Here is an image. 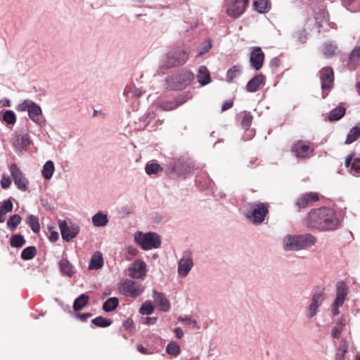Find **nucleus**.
<instances>
[{
  "label": "nucleus",
  "instance_id": "nucleus-1",
  "mask_svg": "<svg viewBox=\"0 0 360 360\" xmlns=\"http://www.w3.org/2000/svg\"><path fill=\"white\" fill-rule=\"evenodd\" d=\"M307 224L311 228L328 231L337 229L340 225V220L337 218L334 210L321 207L309 213Z\"/></svg>",
  "mask_w": 360,
  "mask_h": 360
},
{
  "label": "nucleus",
  "instance_id": "nucleus-2",
  "mask_svg": "<svg viewBox=\"0 0 360 360\" xmlns=\"http://www.w3.org/2000/svg\"><path fill=\"white\" fill-rule=\"evenodd\" d=\"M316 238L310 234H287L282 239L283 248L285 251H300L315 245Z\"/></svg>",
  "mask_w": 360,
  "mask_h": 360
},
{
  "label": "nucleus",
  "instance_id": "nucleus-3",
  "mask_svg": "<svg viewBox=\"0 0 360 360\" xmlns=\"http://www.w3.org/2000/svg\"><path fill=\"white\" fill-rule=\"evenodd\" d=\"M193 166L190 160L185 158L171 160L167 163V172L174 177H184L193 172Z\"/></svg>",
  "mask_w": 360,
  "mask_h": 360
},
{
  "label": "nucleus",
  "instance_id": "nucleus-4",
  "mask_svg": "<svg viewBox=\"0 0 360 360\" xmlns=\"http://www.w3.org/2000/svg\"><path fill=\"white\" fill-rule=\"evenodd\" d=\"M134 240L144 250L158 248L161 244L160 236L154 232L136 231Z\"/></svg>",
  "mask_w": 360,
  "mask_h": 360
},
{
  "label": "nucleus",
  "instance_id": "nucleus-5",
  "mask_svg": "<svg viewBox=\"0 0 360 360\" xmlns=\"http://www.w3.org/2000/svg\"><path fill=\"white\" fill-rule=\"evenodd\" d=\"M18 111H27L29 117L37 125L45 124V119L42 115L41 107L34 101L26 99L16 106Z\"/></svg>",
  "mask_w": 360,
  "mask_h": 360
},
{
  "label": "nucleus",
  "instance_id": "nucleus-6",
  "mask_svg": "<svg viewBox=\"0 0 360 360\" xmlns=\"http://www.w3.org/2000/svg\"><path fill=\"white\" fill-rule=\"evenodd\" d=\"M268 212L267 203L252 202L248 204L245 215L254 224H260L264 221Z\"/></svg>",
  "mask_w": 360,
  "mask_h": 360
},
{
  "label": "nucleus",
  "instance_id": "nucleus-7",
  "mask_svg": "<svg viewBox=\"0 0 360 360\" xmlns=\"http://www.w3.org/2000/svg\"><path fill=\"white\" fill-rule=\"evenodd\" d=\"M189 53L183 49H176L169 51L160 61V68H171L184 64L188 58Z\"/></svg>",
  "mask_w": 360,
  "mask_h": 360
},
{
  "label": "nucleus",
  "instance_id": "nucleus-8",
  "mask_svg": "<svg viewBox=\"0 0 360 360\" xmlns=\"http://www.w3.org/2000/svg\"><path fill=\"white\" fill-rule=\"evenodd\" d=\"M193 79V75L190 71L182 70L168 77L167 83L170 89L181 90L189 85Z\"/></svg>",
  "mask_w": 360,
  "mask_h": 360
},
{
  "label": "nucleus",
  "instance_id": "nucleus-9",
  "mask_svg": "<svg viewBox=\"0 0 360 360\" xmlns=\"http://www.w3.org/2000/svg\"><path fill=\"white\" fill-rule=\"evenodd\" d=\"M348 295V288L345 281H340L335 285V297L330 305V312L333 316L340 314V307H342Z\"/></svg>",
  "mask_w": 360,
  "mask_h": 360
},
{
  "label": "nucleus",
  "instance_id": "nucleus-10",
  "mask_svg": "<svg viewBox=\"0 0 360 360\" xmlns=\"http://www.w3.org/2000/svg\"><path fill=\"white\" fill-rule=\"evenodd\" d=\"M325 299L324 288L321 286L316 288L313 292L310 304L306 308L304 314L307 319H313L319 312Z\"/></svg>",
  "mask_w": 360,
  "mask_h": 360
},
{
  "label": "nucleus",
  "instance_id": "nucleus-11",
  "mask_svg": "<svg viewBox=\"0 0 360 360\" xmlns=\"http://www.w3.org/2000/svg\"><path fill=\"white\" fill-rule=\"evenodd\" d=\"M194 266L193 254L190 251L184 252L177 262V274L180 278H186Z\"/></svg>",
  "mask_w": 360,
  "mask_h": 360
},
{
  "label": "nucleus",
  "instance_id": "nucleus-12",
  "mask_svg": "<svg viewBox=\"0 0 360 360\" xmlns=\"http://www.w3.org/2000/svg\"><path fill=\"white\" fill-rule=\"evenodd\" d=\"M120 292L127 297H136L143 291V285L132 280L126 279L120 285Z\"/></svg>",
  "mask_w": 360,
  "mask_h": 360
},
{
  "label": "nucleus",
  "instance_id": "nucleus-13",
  "mask_svg": "<svg viewBox=\"0 0 360 360\" xmlns=\"http://www.w3.org/2000/svg\"><path fill=\"white\" fill-rule=\"evenodd\" d=\"M148 271L147 264L140 259L134 262L128 268V276L133 279H144Z\"/></svg>",
  "mask_w": 360,
  "mask_h": 360
},
{
  "label": "nucleus",
  "instance_id": "nucleus-14",
  "mask_svg": "<svg viewBox=\"0 0 360 360\" xmlns=\"http://www.w3.org/2000/svg\"><path fill=\"white\" fill-rule=\"evenodd\" d=\"M249 0H231L226 4V13L233 18L242 15L248 4Z\"/></svg>",
  "mask_w": 360,
  "mask_h": 360
},
{
  "label": "nucleus",
  "instance_id": "nucleus-15",
  "mask_svg": "<svg viewBox=\"0 0 360 360\" xmlns=\"http://www.w3.org/2000/svg\"><path fill=\"white\" fill-rule=\"evenodd\" d=\"M292 151L299 159H307L312 156L314 149L308 142L297 141L292 147Z\"/></svg>",
  "mask_w": 360,
  "mask_h": 360
},
{
  "label": "nucleus",
  "instance_id": "nucleus-16",
  "mask_svg": "<svg viewBox=\"0 0 360 360\" xmlns=\"http://www.w3.org/2000/svg\"><path fill=\"white\" fill-rule=\"evenodd\" d=\"M59 229L62 238L69 242L75 238L80 231V227L77 224H68L66 221H62L59 224Z\"/></svg>",
  "mask_w": 360,
  "mask_h": 360
},
{
  "label": "nucleus",
  "instance_id": "nucleus-17",
  "mask_svg": "<svg viewBox=\"0 0 360 360\" xmlns=\"http://www.w3.org/2000/svg\"><path fill=\"white\" fill-rule=\"evenodd\" d=\"M10 172L18 188L22 191H27L29 181L16 164L13 163L11 165Z\"/></svg>",
  "mask_w": 360,
  "mask_h": 360
},
{
  "label": "nucleus",
  "instance_id": "nucleus-18",
  "mask_svg": "<svg viewBox=\"0 0 360 360\" xmlns=\"http://www.w3.org/2000/svg\"><path fill=\"white\" fill-rule=\"evenodd\" d=\"M264 60V53L262 49L259 46L253 47L250 56V67L255 70H259L262 68Z\"/></svg>",
  "mask_w": 360,
  "mask_h": 360
},
{
  "label": "nucleus",
  "instance_id": "nucleus-19",
  "mask_svg": "<svg viewBox=\"0 0 360 360\" xmlns=\"http://www.w3.org/2000/svg\"><path fill=\"white\" fill-rule=\"evenodd\" d=\"M31 143L30 137L27 134L20 136L18 132H15L13 140V146L15 152H22L25 150Z\"/></svg>",
  "mask_w": 360,
  "mask_h": 360
},
{
  "label": "nucleus",
  "instance_id": "nucleus-20",
  "mask_svg": "<svg viewBox=\"0 0 360 360\" xmlns=\"http://www.w3.org/2000/svg\"><path fill=\"white\" fill-rule=\"evenodd\" d=\"M319 73L320 79L321 81V87L323 92H324L325 90L329 89L332 87L334 80L333 71L331 68L326 67L323 68Z\"/></svg>",
  "mask_w": 360,
  "mask_h": 360
},
{
  "label": "nucleus",
  "instance_id": "nucleus-21",
  "mask_svg": "<svg viewBox=\"0 0 360 360\" xmlns=\"http://www.w3.org/2000/svg\"><path fill=\"white\" fill-rule=\"evenodd\" d=\"M153 297L156 307L160 311L167 312L170 310V302L162 292L154 290L153 291Z\"/></svg>",
  "mask_w": 360,
  "mask_h": 360
},
{
  "label": "nucleus",
  "instance_id": "nucleus-22",
  "mask_svg": "<svg viewBox=\"0 0 360 360\" xmlns=\"http://www.w3.org/2000/svg\"><path fill=\"white\" fill-rule=\"evenodd\" d=\"M142 91L135 86L134 84H130L125 86L123 92V96L125 101L130 104L134 100L139 98L142 95Z\"/></svg>",
  "mask_w": 360,
  "mask_h": 360
},
{
  "label": "nucleus",
  "instance_id": "nucleus-23",
  "mask_svg": "<svg viewBox=\"0 0 360 360\" xmlns=\"http://www.w3.org/2000/svg\"><path fill=\"white\" fill-rule=\"evenodd\" d=\"M148 101H153L152 108H155L156 109H159L160 110H172L176 108V103L174 100L172 101H164L162 99H158L156 101H153V96L152 94H150L148 98Z\"/></svg>",
  "mask_w": 360,
  "mask_h": 360
},
{
  "label": "nucleus",
  "instance_id": "nucleus-24",
  "mask_svg": "<svg viewBox=\"0 0 360 360\" xmlns=\"http://www.w3.org/2000/svg\"><path fill=\"white\" fill-rule=\"evenodd\" d=\"M319 200V195L316 193L309 192L302 195L297 200L296 205L300 207H305L309 202H316Z\"/></svg>",
  "mask_w": 360,
  "mask_h": 360
},
{
  "label": "nucleus",
  "instance_id": "nucleus-25",
  "mask_svg": "<svg viewBox=\"0 0 360 360\" xmlns=\"http://www.w3.org/2000/svg\"><path fill=\"white\" fill-rule=\"evenodd\" d=\"M58 266L64 276L71 278L75 274L74 266L67 258H62L58 262Z\"/></svg>",
  "mask_w": 360,
  "mask_h": 360
},
{
  "label": "nucleus",
  "instance_id": "nucleus-26",
  "mask_svg": "<svg viewBox=\"0 0 360 360\" xmlns=\"http://www.w3.org/2000/svg\"><path fill=\"white\" fill-rule=\"evenodd\" d=\"M352 157L348 155L345 160V166L349 167V172L354 176L360 175V158H355L352 162Z\"/></svg>",
  "mask_w": 360,
  "mask_h": 360
},
{
  "label": "nucleus",
  "instance_id": "nucleus-27",
  "mask_svg": "<svg viewBox=\"0 0 360 360\" xmlns=\"http://www.w3.org/2000/svg\"><path fill=\"white\" fill-rule=\"evenodd\" d=\"M264 77L262 75H257L252 78L246 85V89L248 92H256L261 84L264 83Z\"/></svg>",
  "mask_w": 360,
  "mask_h": 360
},
{
  "label": "nucleus",
  "instance_id": "nucleus-28",
  "mask_svg": "<svg viewBox=\"0 0 360 360\" xmlns=\"http://www.w3.org/2000/svg\"><path fill=\"white\" fill-rule=\"evenodd\" d=\"M103 255L101 252L97 251L93 255V256L90 260V263L89 264V269L90 270L100 269L101 268L103 267Z\"/></svg>",
  "mask_w": 360,
  "mask_h": 360
},
{
  "label": "nucleus",
  "instance_id": "nucleus-29",
  "mask_svg": "<svg viewBox=\"0 0 360 360\" xmlns=\"http://www.w3.org/2000/svg\"><path fill=\"white\" fill-rule=\"evenodd\" d=\"M198 80L202 86H205L210 83L211 79L210 72L205 66L202 65L199 67Z\"/></svg>",
  "mask_w": 360,
  "mask_h": 360
},
{
  "label": "nucleus",
  "instance_id": "nucleus-30",
  "mask_svg": "<svg viewBox=\"0 0 360 360\" xmlns=\"http://www.w3.org/2000/svg\"><path fill=\"white\" fill-rule=\"evenodd\" d=\"M243 72V68L240 65H236L229 68L226 72V80L229 83L233 82V79L239 77Z\"/></svg>",
  "mask_w": 360,
  "mask_h": 360
},
{
  "label": "nucleus",
  "instance_id": "nucleus-31",
  "mask_svg": "<svg viewBox=\"0 0 360 360\" xmlns=\"http://www.w3.org/2000/svg\"><path fill=\"white\" fill-rule=\"evenodd\" d=\"M13 207V202L9 199L0 202V223L6 220V214L11 212Z\"/></svg>",
  "mask_w": 360,
  "mask_h": 360
},
{
  "label": "nucleus",
  "instance_id": "nucleus-32",
  "mask_svg": "<svg viewBox=\"0 0 360 360\" xmlns=\"http://www.w3.org/2000/svg\"><path fill=\"white\" fill-rule=\"evenodd\" d=\"M92 223L96 227H103L108 223L107 214L98 212L92 217Z\"/></svg>",
  "mask_w": 360,
  "mask_h": 360
},
{
  "label": "nucleus",
  "instance_id": "nucleus-33",
  "mask_svg": "<svg viewBox=\"0 0 360 360\" xmlns=\"http://www.w3.org/2000/svg\"><path fill=\"white\" fill-rule=\"evenodd\" d=\"M55 171V165L52 160L46 161L43 165L41 170V175L46 180H49L52 178Z\"/></svg>",
  "mask_w": 360,
  "mask_h": 360
},
{
  "label": "nucleus",
  "instance_id": "nucleus-34",
  "mask_svg": "<svg viewBox=\"0 0 360 360\" xmlns=\"http://www.w3.org/2000/svg\"><path fill=\"white\" fill-rule=\"evenodd\" d=\"M25 222L34 233H37L40 231V224L38 217L33 214H28L25 219Z\"/></svg>",
  "mask_w": 360,
  "mask_h": 360
},
{
  "label": "nucleus",
  "instance_id": "nucleus-35",
  "mask_svg": "<svg viewBox=\"0 0 360 360\" xmlns=\"http://www.w3.org/2000/svg\"><path fill=\"white\" fill-rule=\"evenodd\" d=\"M163 168L161 165L157 162L153 161L148 162L145 167L146 173L148 175L158 174V173L162 172Z\"/></svg>",
  "mask_w": 360,
  "mask_h": 360
},
{
  "label": "nucleus",
  "instance_id": "nucleus-36",
  "mask_svg": "<svg viewBox=\"0 0 360 360\" xmlns=\"http://www.w3.org/2000/svg\"><path fill=\"white\" fill-rule=\"evenodd\" d=\"M89 297L85 294L80 295L74 301L73 309L75 311L82 310L88 303Z\"/></svg>",
  "mask_w": 360,
  "mask_h": 360
},
{
  "label": "nucleus",
  "instance_id": "nucleus-37",
  "mask_svg": "<svg viewBox=\"0 0 360 360\" xmlns=\"http://www.w3.org/2000/svg\"><path fill=\"white\" fill-rule=\"evenodd\" d=\"M119 304L117 297H112L108 298L103 304V309L106 312H110L115 310Z\"/></svg>",
  "mask_w": 360,
  "mask_h": 360
},
{
  "label": "nucleus",
  "instance_id": "nucleus-38",
  "mask_svg": "<svg viewBox=\"0 0 360 360\" xmlns=\"http://www.w3.org/2000/svg\"><path fill=\"white\" fill-rule=\"evenodd\" d=\"M26 240L23 236L20 234H14L11 237L10 245L13 248H20L24 246Z\"/></svg>",
  "mask_w": 360,
  "mask_h": 360
},
{
  "label": "nucleus",
  "instance_id": "nucleus-39",
  "mask_svg": "<svg viewBox=\"0 0 360 360\" xmlns=\"http://www.w3.org/2000/svg\"><path fill=\"white\" fill-rule=\"evenodd\" d=\"M253 6L259 13L267 12L270 8L269 0H253Z\"/></svg>",
  "mask_w": 360,
  "mask_h": 360
},
{
  "label": "nucleus",
  "instance_id": "nucleus-40",
  "mask_svg": "<svg viewBox=\"0 0 360 360\" xmlns=\"http://www.w3.org/2000/svg\"><path fill=\"white\" fill-rule=\"evenodd\" d=\"M345 108L343 106H338L333 109L329 114V120L331 121L339 120L345 114Z\"/></svg>",
  "mask_w": 360,
  "mask_h": 360
},
{
  "label": "nucleus",
  "instance_id": "nucleus-41",
  "mask_svg": "<svg viewBox=\"0 0 360 360\" xmlns=\"http://www.w3.org/2000/svg\"><path fill=\"white\" fill-rule=\"evenodd\" d=\"M166 352L173 356H177L181 353V347L174 341L169 342L166 347Z\"/></svg>",
  "mask_w": 360,
  "mask_h": 360
},
{
  "label": "nucleus",
  "instance_id": "nucleus-42",
  "mask_svg": "<svg viewBox=\"0 0 360 360\" xmlns=\"http://www.w3.org/2000/svg\"><path fill=\"white\" fill-rule=\"evenodd\" d=\"M22 218L19 214H14L9 217L7 220L6 225L9 230L13 231L20 224Z\"/></svg>",
  "mask_w": 360,
  "mask_h": 360
},
{
  "label": "nucleus",
  "instance_id": "nucleus-43",
  "mask_svg": "<svg viewBox=\"0 0 360 360\" xmlns=\"http://www.w3.org/2000/svg\"><path fill=\"white\" fill-rule=\"evenodd\" d=\"M37 255V249L34 246H29L25 248L21 252V258L23 260H30Z\"/></svg>",
  "mask_w": 360,
  "mask_h": 360
},
{
  "label": "nucleus",
  "instance_id": "nucleus-44",
  "mask_svg": "<svg viewBox=\"0 0 360 360\" xmlns=\"http://www.w3.org/2000/svg\"><path fill=\"white\" fill-rule=\"evenodd\" d=\"M360 136V127H354L351 129L349 132L347 136V139L345 141L346 144H349L355 141Z\"/></svg>",
  "mask_w": 360,
  "mask_h": 360
},
{
  "label": "nucleus",
  "instance_id": "nucleus-45",
  "mask_svg": "<svg viewBox=\"0 0 360 360\" xmlns=\"http://www.w3.org/2000/svg\"><path fill=\"white\" fill-rule=\"evenodd\" d=\"M91 322L96 326L106 328L112 324V321L103 316H97L91 320Z\"/></svg>",
  "mask_w": 360,
  "mask_h": 360
},
{
  "label": "nucleus",
  "instance_id": "nucleus-46",
  "mask_svg": "<svg viewBox=\"0 0 360 360\" xmlns=\"http://www.w3.org/2000/svg\"><path fill=\"white\" fill-rule=\"evenodd\" d=\"M155 117V115L153 108H149L147 112L140 118V120L144 122L143 127L149 125L152 120Z\"/></svg>",
  "mask_w": 360,
  "mask_h": 360
},
{
  "label": "nucleus",
  "instance_id": "nucleus-47",
  "mask_svg": "<svg viewBox=\"0 0 360 360\" xmlns=\"http://www.w3.org/2000/svg\"><path fill=\"white\" fill-rule=\"evenodd\" d=\"M178 321L186 326H191L193 328H199L197 321L193 319L191 316H186L184 317L179 316Z\"/></svg>",
  "mask_w": 360,
  "mask_h": 360
},
{
  "label": "nucleus",
  "instance_id": "nucleus-48",
  "mask_svg": "<svg viewBox=\"0 0 360 360\" xmlns=\"http://www.w3.org/2000/svg\"><path fill=\"white\" fill-rule=\"evenodd\" d=\"M3 120L8 124H14L16 122V116L13 111L8 110L2 115Z\"/></svg>",
  "mask_w": 360,
  "mask_h": 360
},
{
  "label": "nucleus",
  "instance_id": "nucleus-49",
  "mask_svg": "<svg viewBox=\"0 0 360 360\" xmlns=\"http://www.w3.org/2000/svg\"><path fill=\"white\" fill-rule=\"evenodd\" d=\"M154 311V307L151 302H145L139 309V313L142 315H150Z\"/></svg>",
  "mask_w": 360,
  "mask_h": 360
},
{
  "label": "nucleus",
  "instance_id": "nucleus-50",
  "mask_svg": "<svg viewBox=\"0 0 360 360\" xmlns=\"http://www.w3.org/2000/svg\"><path fill=\"white\" fill-rule=\"evenodd\" d=\"M336 49V44L331 42L326 43L323 48V53L327 57L332 56L335 54Z\"/></svg>",
  "mask_w": 360,
  "mask_h": 360
},
{
  "label": "nucleus",
  "instance_id": "nucleus-51",
  "mask_svg": "<svg viewBox=\"0 0 360 360\" xmlns=\"http://www.w3.org/2000/svg\"><path fill=\"white\" fill-rule=\"evenodd\" d=\"M360 58V46L354 48L351 52L349 58V65H354Z\"/></svg>",
  "mask_w": 360,
  "mask_h": 360
},
{
  "label": "nucleus",
  "instance_id": "nucleus-52",
  "mask_svg": "<svg viewBox=\"0 0 360 360\" xmlns=\"http://www.w3.org/2000/svg\"><path fill=\"white\" fill-rule=\"evenodd\" d=\"M191 98V96L188 93H184L176 96L174 101L177 104L176 108L185 103L187 101Z\"/></svg>",
  "mask_w": 360,
  "mask_h": 360
},
{
  "label": "nucleus",
  "instance_id": "nucleus-53",
  "mask_svg": "<svg viewBox=\"0 0 360 360\" xmlns=\"http://www.w3.org/2000/svg\"><path fill=\"white\" fill-rule=\"evenodd\" d=\"M252 118L253 117L250 112H245L243 119L241 122L242 127L245 129H248L252 124Z\"/></svg>",
  "mask_w": 360,
  "mask_h": 360
},
{
  "label": "nucleus",
  "instance_id": "nucleus-54",
  "mask_svg": "<svg viewBox=\"0 0 360 360\" xmlns=\"http://www.w3.org/2000/svg\"><path fill=\"white\" fill-rule=\"evenodd\" d=\"M294 37L297 41L304 43L307 39V34L304 30L299 31L294 34Z\"/></svg>",
  "mask_w": 360,
  "mask_h": 360
},
{
  "label": "nucleus",
  "instance_id": "nucleus-55",
  "mask_svg": "<svg viewBox=\"0 0 360 360\" xmlns=\"http://www.w3.org/2000/svg\"><path fill=\"white\" fill-rule=\"evenodd\" d=\"M211 47H212L211 41L210 40H207L203 44L202 46L199 49L197 56H202L204 53L208 52L210 51V49H211Z\"/></svg>",
  "mask_w": 360,
  "mask_h": 360
},
{
  "label": "nucleus",
  "instance_id": "nucleus-56",
  "mask_svg": "<svg viewBox=\"0 0 360 360\" xmlns=\"http://www.w3.org/2000/svg\"><path fill=\"white\" fill-rule=\"evenodd\" d=\"M11 184V179L9 176L3 174L1 179V186L4 189H6L10 187Z\"/></svg>",
  "mask_w": 360,
  "mask_h": 360
},
{
  "label": "nucleus",
  "instance_id": "nucleus-57",
  "mask_svg": "<svg viewBox=\"0 0 360 360\" xmlns=\"http://www.w3.org/2000/svg\"><path fill=\"white\" fill-rule=\"evenodd\" d=\"M341 333H342V329L339 328L338 327L333 328L331 330V336L335 339L340 338Z\"/></svg>",
  "mask_w": 360,
  "mask_h": 360
},
{
  "label": "nucleus",
  "instance_id": "nucleus-58",
  "mask_svg": "<svg viewBox=\"0 0 360 360\" xmlns=\"http://www.w3.org/2000/svg\"><path fill=\"white\" fill-rule=\"evenodd\" d=\"M76 317L80 319L82 321H86L89 318H90L92 314L91 313H84V314H77Z\"/></svg>",
  "mask_w": 360,
  "mask_h": 360
},
{
  "label": "nucleus",
  "instance_id": "nucleus-59",
  "mask_svg": "<svg viewBox=\"0 0 360 360\" xmlns=\"http://www.w3.org/2000/svg\"><path fill=\"white\" fill-rule=\"evenodd\" d=\"M59 235L56 231H51L49 236V240L51 242H56L58 240Z\"/></svg>",
  "mask_w": 360,
  "mask_h": 360
},
{
  "label": "nucleus",
  "instance_id": "nucleus-60",
  "mask_svg": "<svg viewBox=\"0 0 360 360\" xmlns=\"http://www.w3.org/2000/svg\"><path fill=\"white\" fill-rule=\"evenodd\" d=\"M232 105H233L232 101H226L221 107V110L225 111V110L231 108L232 107Z\"/></svg>",
  "mask_w": 360,
  "mask_h": 360
},
{
  "label": "nucleus",
  "instance_id": "nucleus-61",
  "mask_svg": "<svg viewBox=\"0 0 360 360\" xmlns=\"http://www.w3.org/2000/svg\"><path fill=\"white\" fill-rule=\"evenodd\" d=\"M127 252L132 256H135L137 255L138 250L136 248L129 246L127 248Z\"/></svg>",
  "mask_w": 360,
  "mask_h": 360
},
{
  "label": "nucleus",
  "instance_id": "nucleus-62",
  "mask_svg": "<svg viewBox=\"0 0 360 360\" xmlns=\"http://www.w3.org/2000/svg\"><path fill=\"white\" fill-rule=\"evenodd\" d=\"M137 349H138V351H139L140 353H141V354H150V352H148V349H147L146 347H144L143 345H138V347H137Z\"/></svg>",
  "mask_w": 360,
  "mask_h": 360
},
{
  "label": "nucleus",
  "instance_id": "nucleus-63",
  "mask_svg": "<svg viewBox=\"0 0 360 360\" xmlns=\"http://www.w3.org/2000/svg\"><path fill=\"white\" fill-rule=\"evenodd\" d=\"M174 333L177 338H181L184 335V332L180 328H176L174 329Z\"/></svg>",
  "mask_w": 360,
  "mask_h": 360
},
{
  "label": "nucleus",
  "instance_id": "nucleus-64",
  "mask_svg": "<svg viewBox=\"0 0 360 360\" xmlns=\"http://www.w3.org/2000/svg\"><path fill=\"white\" fill-rule=\"evenodd\" d=\"M338 326L343 328L346 323H345V317L342 316L340 320L338 321Z\"/></svg>",
  "mask_w": 360,
  "mask_h": 360
}]
</instances>
